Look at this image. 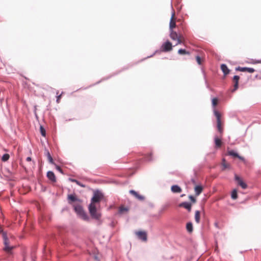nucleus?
I'll return each mask as SVG.
<instances>
[{"instance_id":"obj_1","label":"nucleus","mask_w":261,"mask_h":261,"mask_svg":"<svg viewBox=\"0 0 261 261\" xmlns=\"http://www.w3.org/2000/svg\"><path fill=\"white\" fill-rule=\"evenodd\" d=\"M103 198V194L99 191H95L89 205V211L92 217L95 219L99 220L101 217V214L96 209V203L99 202Z\"/></svg>"},{"instance_id":"obj_2","label":"nucleus","mask_w":261,"mask_h":261,"mask_svg":"<svg viewBox=\"0 0 261 261\" xmlns=\"http://www.w3.org/2000/svg\"><path fill=\"white\" fill-rule=\"evenodd\" d=\"M74 211L79 215V216L84 220H88L89 217L87 214L84 211L82 207L79 205L74 206Z\"/></svg>"},{"instance_id":"obj_3","label":"nucleus","mask_w":261,"mask_h":261,"mask_svg":"<svg viewBox=\"0 0 261 261\" xmlns=\"http://www.w3.org/2000/svg\"><path fill=\"white\" fill-rule=\"evenodd\" d=\"M3 237L5 245V247L4 248V250L7 253H11V251L14 248V247L9 245V240L7 237L6 233L4 232H3Z\"/></svg>"},{"instance_id":"obj_4","label":"nucleus","mask_w":261,"mask_h":261,"mask_svg":"<svg viewBox=\"0 0 261 261\" xmlns=\"http://www.w3.org/2000/svg\"><path fill=\"white\" fill-rule=\"evenodd\" d=\"M214 114L217 118V127L218 131L222 133L223 132V129L221 126V115L216 110L214 111Z\"/></svg>"},{"instance_id":"obj_5","label":"nucleus","mask_w":261,"mask_h":261,"mask_svg":"<svg viewBox=\"0 0 261 261\" xmlns=\"http://www.w3.org/2000/svg\"><path fill=\"white\" fill-rule=\"evenodd\" d=\"M170 38L172 40L177 41L176 45L181 43V40H180L178 34H177L176 32H174L173 30L170 31Z\"/></svg>"},{"instance_id":"obj_6","label":"nucleus","mask_w":261,"mask_h":261,"mask_svg":"<svg viewBox=\"0 0 261 261\" xmlns=\"http://www.w3.org/2000/svg\"><path fill=\"white\" fill-rule=\"evenodd\" d=\"M236 70L240 71L241 72H248L249 73H253L255 71V70L253 68L250 67H238L236 68Z\"/></svg>"},{"instance_id":"obj_7","label":"nucleus","mask_w":261,"mask_h":261,"mask_svg":"<svg viewBox=\"0 0 261 261\" xmlns=\"http://www.w3.org/2000/svg\"><path fill=\"white\" fill-rule=\"evenodd\" d=\"M136 234L138 236L139 239L143 241H146L147 240V233L145 231H140L136 232Z\"/></svg>"},{"instance_id":"obj_8","label":"nucleus","mask_w":261,"mask_h":261,"mask_svg":"<svg viewBox=\"0 0 261 261\" xmlns=\"http://www.w3.org/2000/svg\"><path fill=\"white\" fill-rule=\"evenodd\" d=\"M162 49L164 51H169L172 50V44L169 41L164 43L162 46Z\"/></svg>"},{"instance_id":"obj_9","label":"nucleus","mask_w":261,"mask_h":261,"mask_svg":"<svg viewBox=\"0 0 261 261\" xmlns=\"http://www.w3.org/2000/svg\"><path fill=\"white\" fill-rule=\"evenodd\" d=\"M235 180L238 182L239 185L243 189L247 188V185L242 180V179L238 175H235Z\"/></svg>"},{"instance_id":"obj_10","label":"nucleus","mask_w":261,"mask_h":261,"mask_svg":"<svg viewBox=\"0 0 261 261\" xmlns=\"http://www.w3.org/2000/svg\"><path fill=\"white\" fill-rule=\"evenodd\" d=\"M47 177L52 182H55L56 181V178L53 172L50 171H48L47 173Z\"/></svg>"},{"instance_id":"obj_11","label":"nucleus","mask_w":261,"mask_h":261,"mask_svg":"<svg viewBox=\"0 0 261 261\" xmlns=\"http://www.w3.org/2000/svg\"><path fill=\"white\" fill-rule=\"evenodd\" d=\"M179 206L180 207H184L186 209L188 210V211H190L191 210V204L188 202H184L179 204Z\"/></svg>"},{"instance_id":"obj_12","label":"nucleus","mask_w":261,"mask_h":261,"mask_svg":"<svg viewBox=\"0 0 261 261\" xmlns=\"http://www.w3.org/2000/svg\"><path fill=\"white\" fill-rule=\"evenodd\" d=\"M174 16V13H173L172 16L171 17V19H170V24H169L170 31H173V28H175V27H176L175 21L173 20Z\"/></svg>"},{"instance_id":"obj_13","label":"nucleus","mask_w":261,"mask_h":261,"mask_svg":"<svg viewBox=\"0 0 261 261\" xmlns=\"http://www.w3.org/2000/svg\"><path fill=\"white\" fill-rule=\"evenodd\" d=\"M129 193L130 194H132V195H133L136 198H137V199H139V200H143L144 199V197L141 196V195H140L138 194L137 192H136L134 190H130L129 191Z\"/></svg>"},{"instance_id":"obj_14","label":"nucleus","mask_w":261,"mask_h":261,"mask_svg":"<svg viewBox=\"0 0 261 261\" xmlns=\"http://www.w3.org/2000/svg\"><path fill=\"white\" fill-rule=\"evenodd\" d=\"M221 69L225 75L228 74L229 72V70L227 68V66L224 64L221 65Z\"/></svg>"},{"instance_id":"obj_15","label":"nucleus","mask_w":261,"mask_h":261,"mask_svg":"<svg viewBox=\"0 0 261 261\" xmlns=\"http://www.w3.org/2000/svg\"><path fill=\"white\" fill-rule=\"evenodd\" d=\"M239 79L240 77L238 75H234L233 76V80L235 82V84L234 85V89L233 90V91H236L238 89Z\"/></svg>"},{"instance_id":"obj_16","label":"nucleus","mask_w":261,"mask_h":261,"mask_svg":"<svg viewBox=\"0 0 261 261\" xmlns=\"http://www.w3.org/2000/svg\"><path fill=\"white\" fill-rule=\"evenodd\" d=\"M171 191L173 193H180L181 192V189L178 186L174 185L171 187Z\"/></svg>"},{"instance_id":"obj_17","label":"nucleus","mask_w":261,"mask_h":261,"mask_svg":"<svg viewBox=\"0 0 261 261\" xmlns=\"http://www.w3.org/2000/svg\"><path fill=\"white\" fill-rule=\"evenodd\" d=\"M216 147H220L222 145V142L220 139L218 138L217 136H215L214 138Z\"/></svg>"},{"instance_id":"obj_18","label":"nucleus","mask_w":261,"mask_h":261,"mask_svg":"<svg viewBox=\"0 0 261 261\" xmlns=\"http://www.w3.org/2000/svg\"><path fill=\"white\" fill-rule=\"evenodd\" d=\"M194 190L196 195L198 196L202 192L203 188L201 186H196Z\"/></svg>"},{"instance_id":"obj_19","label":"nucleus","mask_w":261,"mask_h":261,"mask_svg":"<svg viewBox=\"0 0 261 261\" xmlns=\"http://www.w3.org/2000/svg\"><path fill=\"white\" fill-rule=\"evenodd\" d=\"M228 154L234 157H237L242 160H244V159L242 157L239 156V154L233 150L229 151Z\"/></svg>"},{"instance_id":"obj_20","label":"nucleus","mask_w":261,"mask_h":261,"mask_svg":"<svg viewBox=\"0 0 261 261\" xmlns=\"http://www.w3.org/2000/svg\"><path fill=\"white\" fill-rule=\"evenodd\" d=\"M68 199L69 201L74 202L78 200V199L74 195L70 194L68 196Z\"/></svg>"},{"instance_id":"obj_21","label":"nucleus","mask_w":261,"mask_h":261,"mask_svg":"<svg viewBox=\"0 0 261 261\" xmlns=\"http://www.w3.org/2000/svg\"><path fill=\"white\" fill-rule=\"evenodd\" d=\"M46 155L49 162L51 164H55L53 159L48 151H46Z\"/></svg>"},{"instance_id":"obj_22","label":"nucleus","mask_w":261,"mask_h":261,"mask_svg":"<svg viewBox=\"0 0 261 261\" xmlns=\"http://www.w3.org/2000/svg\"><path fill=\"white\" fill-rule=\"evenodd\" d=\"M195 221L198 223L200 221V212L198 211H196L195 215Z\"/></svg>"},{"instance_id":"obj_23","label":"nucleus","mask_w":261,"mask_h":261,"mask_svg":"<svg viewBox=\"0 0 261 261\" xmlns=\"http://www.w3.org/2000/svg\"><path fill=\"white\" fill-rule=\"evenodd\" d=\"M231 197L232 199H236L238 197L237 195V191L236 189H234L231 194Z\"/></svg>"},{"instance_id":"obj_24","label":"nucleus","mask_w":261,"mask_h":261,"mask_svg":"<svg viewBox=\"0 0 261 261\" xmlns=\"http://www.w3.org/2000/svg\"><path fill=\"white\" fill-rule=\"evenodd\" d=\"M186 228L189 232H192L193 230V225L192 223L189 222L187 224Z\"/></svg>"},{"instance_id":"obj_25","label":"nucleus","mask_w":261,"mask_h":261,"mask_svg":"<svg viewBox=\"0 0 261 261\" xmlns=\"http://www.w3.org/2000/svg\"><path fill=\"white\" fill-rule=\"evenodd\" d=\"M69 180L71 182L76 183L77 185L81 186V187H85V185H84L83 184H81L80 181H79L76 179L70 178Z\"/></svg>"},{"instance_id":"obj_26","label":"nucleus","mask_w":261,"mask_h":261,"mask_svg":"<svg viewBox=\"0 0 261 261\" xmlns=\"http://www.w3.org/2000/svg\"><path fill=\"white\" fill-rule=\"evenodd\" d=\"M128 210V208L122 206L119 207V212L120 214H123L124 212H127Z\"/></svg>"},{"instance_id":"obj_27","label":"nucleus","mask_w":261,"mask_h":261,"mask_svg":"<svg viewBox=\"0 0 261 261\" xmlns=\"http://www.w3.org/2000/svg\"><path fill=\"white\" fill-rule=\"evenodd\" d=\"M9 157L10 156L8 154H4L2 156V160L3 161L6 162L9 160Z\"/></svg>"},{"instance_id":"obj_28","label":"nucleus","mask_w":261,"mask_h":261,"mask_svg":"<svg viewBox=\"0 0 261 261\" xmlns=\"http://www.w3.org/2000/svg\"><path fill=\"white\" fill-rule=\"evenodd\" d=\"M178 53L180 55L189 54V53L184 49H179L178 51Z\"/></svg>"},{"instance_id":"obj_29","label":"nucleus","mask_w":261,"mask_h":261,"mask_svg":"<svg viewBox=\"0 0 261 261\" xmlns=\"http://www.w3.org/2000/svg\"><path fill=\"white\" fill-rule=\"evenodd\" d=\"M222 166H223V169H225L229 167V165L226 164L225 162V160L223 159V163H222Z\"/></svg>"},{"instance_id":"obj_30","label":"nucleus","mask_w":261,"mask_h":261,"mask_svg":"<svg viewBox=\"0 0 261 261\" xmlns=\"http://www.w3.org/2000/svg\"><path fill=\"white\" fill-rule=\"evenodd\" d=\"M218 102V99L216 98H214L212 99V105L214 107H215L217 105Z\"/></svg>"},{"instance_id":"obj_31","label":"nucleus","mask_w":261,"mask_h":261,"mask_svg":"<svg viewBox=\"0 0 261 261\" xmlns=\"http://www.w3.org/2000/svg\"><path fill=\"white\" fill-rule=\"evenodd\" d=\"M40 132H41V135L43 136H45V130L42 126H40Z\"/></svg>"},{"instance_id":"obj_32","label":"nucleus","mask_w":261,"mask_h":261,"mask_svg":"<svg viewBox=\"0 0 261 261\" xmlns=\"http://www.w3.org/2000/svg\"><path fill=\"white\" fill-rule=\"evenodd\" d=\"M189 199L193 202L195 203L196 202V199L192 195L189 196Z\"/></svg>"},{"instance_id":"obj_33","label":"nucleus","mask_w":261,"mask_h":261,"mask_svg":"<svg viewBox=\"0 0 261 261\" xmlns=\"http://www.w3.org/2000/svg\"><path fill=\"white\" fill-rule=\"evenodd\" d=\"M196 61L197 62L198 64L200 65L201 64V59L200 57L197 56L196 58Z\"/></svg>"},{"instance_id":"obj_34","label":"nucleus","mask_w":261,"mask_h":261,"mask_svg":"<svg viewBox=\"0 0 261 261\" xmlns=\"http://www.w3.org/2000/svg\"><path fill=\"white\" fill-rule=\"evenodd\" d=\"M56 169H57L58 171H59L60 172H61V173H63V172H62V170L61 168L59 166H58V165H56Z\"/></svg>"},{"instance_id":"obj_35","label":"nucleus","mask_w":261,"mask_h":261,"mask_svg":"<svg viewBox=\"0 0 261 261\" xmlns=\"http://www.w3.org/2000/svg\"><path fill=\"white\" fill-rule=\"evenodd\" d=\"M61 95H59V96H57V102L58 103H59V102L60 99V98H61Z\"/></svg>"},{"instance_id":"obj_36","label":"nucleus","mask_w":261,"mask_h":261,"mask_svg":"<svg viewBox=\"0 0 261 261\" xmlns=\"http://www.w3.org/2000/svg\"><path fill=\"white\" fill-rule=\"evenodd\" d=\"M26 160L28 162H30L31 161V157H27L26 159Z\"/></svg>"},{"instance_id":"obj_37","label":"nucleus","mask_w":261,"mask_h":261,"mask_svg":"<svg viewBox=\"0 0 261 261\" xmlns=\"http://www.w3.org/2000/svg\"><path fill=\"white\" fill-rule=\"evenodd\" d=\"M147 160H148V161H151V159H147Z\"/></svg>"}]
</instances>
